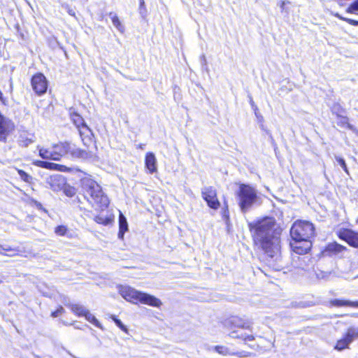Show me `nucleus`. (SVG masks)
I'll return each mask as SVG.
<instances>
[{
	"label": "nucleus",
	"instance_id": "nucleus-27",
	"mask_svg": "<svg viewBox=\"0 0 358 358\" xmlns=\"http://www.w3.org/2000/svg\"><path fill=\"white\" fill-rule=\"evenodd\" d=\"M85 319L93 324L94 326H96L98 328H101V324L99 322V320L93 315L89 310L87 311L85 315H84Z\"/></svg>",
	"mask_w": 358,
	"mask_h": 358
},
{
	"label": "nucleus",
	"instance_id": "nucleus-26",
	"mask_svg": "<svg viewBox=\"0 0 358 358\" xmlns=\"http://www.w3.org/2000/svg\"><path fill=\"white\" fill-rule=\"evenodd\" d=\"M214 350L219 353L220 355L227 356V355H232L233 351H231L229 348L222 345H216L214 348Z\"/></svg>",
	"mask_w": 358,
	"mask_h": 358
},
{
	"label": "nucleus",
	"instance_id": "nucleus-1",
	"mask_svg": "<svg viewBox=\"0 0 358 358\" xmlns=\"http://www.w3.org/2000/svg\"><path fill=\"white\" fill-rule=\"evenodd\" d=\"M255 245L271 259L278 258L280 252V231L273 217H265L248 224Z\"/></svg>",
	"mask_w": 358,
	"mask_h": 358
},
{
	"label": "nucleus",
	"instance_id": "nucleus-34",
	"mask_svg": "<svg viewBox=\"0 0 358 358\" xmlns=\"http://www.w3.org/2000/svg\"><path fill=\"white\" fill-rule=\"evenodd\" d=\"M232 355L236 356L239 358H245V357H250L254 355L252 352H248V351H238V352H233Z\"/></svg>",
	"mask_w": 358,
	"mask_h": 358
},
{
	"label": "nucleus",
	"instance_id": "nucleus-42",
	"mask_svg": "<svg viewBox=\"0 0 358 358\" xmlns=\"http://www.w3.org/2000/svg\"><path fill=\"white\" fill-rule=\"evenodd\" d=\"M64 312V309L62 306H59L55 311L51 313L52 317H57Z\"/></svg>",
	"mask_w": 358,
	"mask_h": 358
},
{
	"label": "nucleus",
	"instance_id": "nucleus-18",
	"mask_svg": "<svg viewBox=\"0 0 358 358\" xmlns=\"http://www.w3.org/2000/svg\"><path fill=\"white\" fill-rule=\"evenodd\" d=\"M145 164L150 173H153L157 171V159L154 153L148 152L146 154Z\"/></svg>",
	"mask_w": 358,
	"mask_h": 358
},
{
	"label": "nucleus",
	"instance_id": "nucleus-12",
	"mask_svg": "<svg viewBox=\"0 0 358 358\" xmlns=\"http://www.w3.org/2000/svg\"><path fill=\"white\" fill-rule=\"evenodd\" d=\"M14 129L13 122L5 117L0 118V141L6 142L9 134Z\"/></svg>",
	"mask_w": 358,
	"mask_h": 358
},
{
	"label": "nucleus",
	"instance_id": "nucleus-2",
	"mask_svg": "<svg viewBox=\"0 0 358 358\" xmlns=\"http://www.w3.org/2000/svg\"><path fill=\"white\" fill-rule=\"evenodd\" d=\"M82 190L85 198L97 210H103L109 204V200L102 191L101 186L89 177L80 180Z\"/></svg>",
	"mask_w": 358,
	"mask_h": 358
},
{
	"label": "nucleus",
	"instance_id": "nucleus-19",
	"mask_svg": "<svg viewBox=\"0 0 358 358\" xmlns=\"http://www.w3.org/2000/svg\"><path fill=\"white\" fill-rule=\"evenodd\" d=\"M2 252H4V254H2L3 255L13 257L20 255L24 252V250L20 247H11L8 245H3Z\"/></svg>",
	"mask_w": 358,
	"mask_h": 358
},
{
	"label": "nucleus",
	"instance_id": "nucleus-14",
	"mask_svg": "<svg viewBox=\"0 0 358 358\" xmlns=\"http://www.w3.org/2000/svg\"><path fill=\"white\" fill-rule=\"evenodd\" d=\"M346 248L345 247L334 242L328 244L325 249L322 251L323 256H333L336 255L341 252H342L343 250H345Z\"/></svg>",
	"mask_w": 358,
	"mask_h": 358
},
{
	"label": "nucleus",
	"instance_id": "nucleus-46",
	"mask_svg": "<svg viewBox=\"0 0 358 358\" xmlns=\"http://www.w3.org/2000/svg\"><path fill=\"white\" fill-rule=\"evenodd\" d=\"M343 21L347 22L348 23H349L351 25L358 26V21L357 20H355L350 19V18H343Z\"/></svg>",
	"mask_w": 358,
	"mask_h": 358
},
{
	"label": "nucleus",
	"instance_id": "nucleus-13",
	"mask_svg": "<svg viewBox=\"0 0 358 358\" xmlns=\"http://www.w3.org/2000/svg\"><path fill=\"white\" fill-rule=\"evenodd\" d=\"M340 237L348 242L350 245L358 248V232L351 229H345L341 231Z\"/></svg>",
	"mask_w": 358,
	"mask_h": 358
},
{
	"label": "nucleus",
	"instance_id": "nucleus-22",
	"mask_svg": "<svg viewBox=\"0 0 358 358\" xmlns=\"http://www.w3.org/2000/svg\"><path fill=\"white\" fill-rule=\"evenodd\" d=\"M53 151V156L55 157V161H59L61 157L65 155V142L55 144L51 147Z\"/></svg>",
	"mask_w": 358,
	"mask_h": 358
},
{
	"label": "nucleus",
	"instance_id": "nucleus-44",
	"mask_svg": "<svg viewBox=\"0 0 358 358\" xmlns=\"http://www.w3.org/2000/svg\"><path fill=\"white\" fill-rule=\"evenodd\" d=\"M248 98H249V102H250V104L252 108L255 110L256 115H257V110H258L257 106L255 103L251 95L249 94Z\"/></svg>",
	"mask_w": 358,
	"mask_h": 358
},
{
	"label": "nucleus",
	"instance_id": "nucleus-38",
	"mask_svg": "<svg viewBox=\"0 0 358 358\" xmlns=\"http://www.w3.org/2000/svg\"><path fill=\"white\" fill-rule=\"evenodd\" d=\"M18 174L20 176V178L24 182H29L32 179L31 176L22 170H18Z\"/></svg>",
	"mask_w": 358,
	"mask_h": 358
},
{
	"label": "nucleus",
	"instance_id": "nucleus-11",
	"mask_svg": "<svg viewBox=\"0 0 358 358\" xmlns=\"http://www.w3.org/2000/svg\"><path fill=\"white\" fill-rule=\"evenodd\" d=\"M358 336V329L355 328L348 329L347 333L343 338L338 341L335 348L338 350H342L348 348L349 344L352 343L353 339Z\"/></svg>",
	"mask_w": 358,
	"mask_h": 358
},
{
	"label": "nucleus",
	"instance_id": "nucleus-10",
	"mask_svg": "<svg viewBox=\"0 0 358 358\" xmlns=\"http://www.w3.org/2000/svg\"><path fill=\"white\" fill-rule=\"evenodd\" d=\"M290 247L295 253L304 255L310 251L312 247V242L311 241L292 239Z\"/></svg>",
	"mask_w": 358,
	"mask_h": 358
},
{
	"label": "nucleus",
	"instance_id": "nucleus-52",
	"mask_svg": "<svg viewBox=\"0 0 358 358\" xmlns=\"http://www.w3.org/2000/svg\"><path fill=\"white\" fill-rule=\"evenodd\" d=\"M3 282V277L0 276V284L2 283Z\"/></svg>",
	"mask_w": 358,
	"mask_h": 358
},
{
	"label": "nucleus",
	"instance_id": "nucleus-15",
	"mask_svg": "<svg viewBox=\"0 0 358 358\" xmlns=\"http://www.w3.org/2000/svg\"><path fill=\"white\" fill-rule=\"evenodd\" d=\"M35 141L36 136L34 134H27L26 132H22L19 136L17 143L20 147L27 148L30 144L34 143Z\"/></svg>",
	"mask_w": 358,
	"mask_h": 358
},
{
	"label": "nucleus",
	"instance_id": "nucleus-49",
	"mask_svg": "<svg viewBox=\"0 0 358 358\" xmlns=\"http://www.w3.org/2000/svg\"><path fill=\"white\" fill-rule=\"evenodd\" d=\"M144 6V1L143 0H140V13L142 14V11H141V9H142V7Z\"/></svg>",
	"mask_w": 358,
	"mask_h": 358
},
{
	"label": "nucleus",
	"instance_id": "nucleus-4",
	"mask_svg": "<svg viewBox=\"0 0 358 358\" xmlns=\"http://www.w3.org/2000/svg\"><path fill=\"white\" fill-rule=\"evenodd\" d=\"M237 199L243 213H246L252 207L262 203L261 197L258 196L257 189L245 184L240 185L237 192Z\"/></svg>",
	"mask_w": 358,
	"mask_h": 358
},
{
	"label": "nucleus",
	"instance_id": "nucleus-8",
	"mask_svg": "<svg viewBox=\"0 0 358 358\" xmlns=\"http://www.w3.org/2000/svg\"><path fill=\"white\" fill-rule=\"evenodd\" d=\"M31 83L34 91L37 95L41 96L46 92L48 80L43 73H38L33 76Z\"/></svg>",
	"mask_w": 358,
	"mask_h": 358
},
{
	"label": "nucleus",
	"instance_id": "nucleus-37",
	"mask_svg": "<svg viewBox=\"0 0 358 358\" xmlns=\"http://www.w3.org/2000/svg\"><path fill=\"white\" fill-rule=\"evenodd\" d=\"M331 273V272L317 271L315 272V275L317 279L327 280Z\"/></svg>",
	"mask_w": 358,
	"mask_h": 358
},
{
	"label": "nucleus",
	"instance_id": "nucleus-36",
	"mask_svg": "<svg viewBox=\"0 0 358 358\" xmlns=\"http://www.w3.org/2000/svg\"><path fill=\"white\" fill-rule=\"evenodd\" d=\"M348 13H358V0L355 1L353 3L350 4V6L348 8L347 10Z\"/></svg>",
	"mask_w": 358,
	"mask_h": 358
},
{
	"label": "nucleus",
	"instance_id": "nucleus-41",
	"mask_svg": "<svg viewBox=\"0 0 358 358\" xmlns=\"http://www.w3.org/2000/svg\"><path fill=\"white\" fill-rule=\"evenodd\" d=\"M94 220L97 222V223H99V224H103L104 225H106L108 224L109 222V220L106 218V217H103L102 216H96L95 218H94Z\"/></svg>",
	"mask_w": 358,
	"mask_h": 358
},
{
	"label": "nucleus",
	"instance_id": "nucleus-39",
	"mask_svg": "<svg viewBox=\"0 0 358 358\" xmlns=\"http://www.w3.org/2000/svg\"><path fill=\"white\" fill-rule=\"evenodd\" d=\"M335 159H336V162L338 163V164L342 167V169L347 173H348V167H347V165H346V163H345V160L343 158H341V157H340L338 156H336Z\"/></svg>",
	"mask_w": 358,
	"mask_h": 358
},
{
	"label": "nucleus",
	"instance_id": "nucleus-48",
	"mask_svg": "<svg viewBox=\"0 0 358 358\" xmlns=\"http://www.w3.org/2000/svg\"><path fill=\"white\" fill-rule=\"evenodd\" d=\"M201 63L203 68L207 69V61H206V57L204 55H202L201 57Z\"/></svg>",
	"mask_w": 358,
	"mask_h": 358
},
{
	"label": "nucleus",
	"instance_id": "nucleus-43",
	"mask_svg": "<svg viewBox=\"0 0 358 358\" xmlns=\"http://www.w3.org/2000/svg\"><path fill=\"white\" fill-rule=\"evenodd\" d=\"M289 3V1H287V2H286V1H280V2L278 3V5H279V6H280V9H281V12H282V13H284V12H285V13H286L287 14H288V13H289V10H288L287 8H286V6H285L286 3Z\"/></svg>",
	"mask_w": 358,
	"mask_h": 358
},
{
	"label": "nucleus",
	"instance_id": "nucleus-9",
	"mask_svg": "<svg viewBox=\"0 0 358 358\" xmlns=\"http://www.w3.org/2000/svg\"><path fill=\"white\" fill-rule=\"evenodd\" d=\"M201 194L210 208L216 210L220 207V204L217 198L216 190L214 188L206 187L203 188Z\"/></svg>",
	"mask_w": 358,
	"mask_h": 358
},
{
	"label": "nucleus",
	"instance_id": "nucleus-31",
	"mask_svg": "<svg viewBox=\"0 0 358 358\" xmlns=\"http://www.w3.org/2000/svg\"><path fill=\"white\" fill-rule=\"evenodd\" d=\"M338 118L339 120L338 124L346 127L350 130H354V127L348 122V119L346 116L342 115Z\"/></svg>",
	"mask_w": 358,
	"mask_h": 358
},
{
	"label": "nucleus",
	"instance_id": "nucleus-30",
	"mask_svg": "<svg viewBox=\"0 0 358 358\" xmlns=\"http://www.w3.org/2000/svg\"><path fill=\"white\" fill-rule=\"evenodd\" d=\"M45 169L49 170L64 171L67 168L64 165L46 162Z\"/></svg>",
	"mask_w": 358,
	"mask_h": 358
},
{
	"label": "nucleus",
	"instance_id": "nucleus-28",
	"mask_svg": "<svg viewBox=\"0 0 358 358\" xmlns=\"http://www.w3.org/2000/svg\"><path fill=\"white\" fill-rule=\"evenodd\" d=\"M78 147L75 144L65 142V154L73 157Z\"/></svg>",
	"mask_w": 358,
	"mask_h": 358
},
{
	"label": "nucleus",
	"instance_id": "nucleus-24",
	"mask_svg": "<svg viewBox=\"0 0 358 358\" xmlns=\"http://www.w3.org/2000/svg\"><path fill=\"white\" fill-rule=\"evenodd\" d=\"M108 15L112 20L113 24L117 28V29L119 31L122 33L124 31V27L122 24L117 14L113 12H110L109 13Z\"/></svg>",
	"mask_w": 358,
	"mask_h": 358
},
{
	"label": "nucleus",
	"instance_id": "nucleus-45",
	"mask_svg": "<svg viewBox=\"0 0 358 358\" xmlns=\"http://www.w3.org/2000/svg\"><path fill=\"white\" fill-rule=\"evenodd\" d=\"M33 164L36 166L45 169V164H46L45 161L36 160V161L34 162Z\"/></svg>",
	"mask_w": 358,
	"mask_h": 358
},
{
	"label": "nucleus",
	"instance_id": "nucleus-3",
	"mask_svg": "<svg viewBox=\"0 0 358 358\" xmlns=\"http://www.w3.org/2000/svg\"><path fill=\"white\" fill-rule=\"evenodd\" d=\"M120 294L127 301L137 303L140 302L150 306L159 308L162 304V301L155 296L149 294L138 291L129 286H120Z\"/></svg>",
	"mask_w": 358,
	"mask_h": 358
},
{
	"label": "nucleus",
	"instance_id": "nucleus-35",
	"mask_svg": "<svg viewBox=\"0 0 358 358\" xmlns=\"http://www.w3.org/2000/svg\"><path fill=\"white\" fill-rule=\"evenodd\" d=\"M111 318L113 319V320L114 321V322L115 323V324L121 329L123 331L127 333L128 331V329L127 328V327L121 322L120 320L117 319L115 315H112L111 316Z\"/></svg>",
	"mask_w": 358,
	"mask_h": 358
},
{
	"label": "nucleus",
	"instance_id": "nucleus-47",
	"mask_svg": "<svg viewBox=\"0 0 358 358\" xmlns=\"http://www.w3.org/2000/svg\"><path fill=\"white\" fill-rule=\"evenodd\" d=\"M64 192L68 196H72L75 194L74 189L71 187L65 189Z\"/></svg>",
	"mask_w": 358,
	"mask_h": 358
},
{
	"label": "nucleus",
	"instance_id": "nucleus-33",
	"mask_svg": "<svg viewBox=\"0 0 358 358\" xmlns=\"http://www.w3.org/2000/svg\"><path fill=\"white\" fill-rule=\"evenodd\" d=\"M331 111L339 117L343 115L342 114L344 113V109L339 104L335 103L331 108Z\"/></svg>",
	"mask_w": 358,
	"mask_h": 358
},
{
	"label": "nucleus",
	"instance_id": "nucleus-51",
	"mask_svg": "<svg viewBox=\"0 0 358 358\" xmlns=\"http://www.w3.org/2000/svg\"><path fill=\"white\" fill-rule=\"evenodd\" d=\"M336 16L337 17H338L339 19H341V20H343V18H344V17H342V16H341L339 14H336Z\"/></svg>",
	"mask_w": 358,
	"mask_h": 358
},
{
	"label": "nucleus",
	"instance_id": "nucleus-23",
	"mask_svg": "<svg viewBox=\"0 0 358 358\" xmlns=\"http://www.w3.org/2000/svg\"><path fill=\"white\" fill-rule=\"evenodd\" d=\"M37 149L38 150L39 156L43 159H50L55 160V157L53 156V151L52 148H44L39 145L37 146Z\"/></svg>",
	"mask_w": 358,
	"mask_h": 358
},
{
	"label": "nucleus",
	"instance_id": "nucleus-5",
	"mask_svg": "<svg viewBox=\"0 0 358 358\" xmlns=\"http://www.w3.org/2000/svg\"><path fill=\"white\" fill-rule=\"evenodd\" d=\"M315 227L307 221H299L293 224L290 229L292 239L310 241L314 236Z\"/></svg>",
	"mask_w": 358,
	"mask_h": 358
},
{
	"label": "nucleus",
	"instance_id": "nucleus-53",
	"mask_svg": "<svg viewBox=\"0 0 358 358\" xmlns=\"http://www.w3.org/2000/svg\"><path fill=\"white\" fill-rule=\"evenodd\" d=\"M144 146H145V145L141 144V145H139V148H140L141 149H143V148H144Z\"/></svg>",
	"mask_w": 358,
	"mask_h": 358
},
{
	"label": "nucleus",
	"instance_id": "nucleus-25",
	"mask_svg": "<svg viewBox=\"0 0 358 358\" xmlns=\"http://www.w3.org/2000/svg\"><path fill=\"white\" fill-rule=\"evenodd\" d=\"M332 306H351L354 307H358V301L355 302H350L349 301H342L339 299H334L331 301Z\"/></svg>",
	"mask_w": 358,
	"mask_h": 358
},
{
	"label": "nucleus",
	"instance_id": "nucleus-17",
	"mask_svg": "<svg viewBox=\"0 0 358 358\" xmlns=\"http://www.w3.org/2000/svg\"><path fill=\"white\" fill-rule=\"evenodd\" d=\"M62 302L66 306L70 308L73 313L78 316H84L88 310L84 306L81 304L67 303L66 299H64Z\"/></svg>",
	"mask_w": 358,
	"mask_h": 358
},
{
	"label": "nucleus",
	"instance_id": "nucleus-40",
	"mask_svg": "<svg viewBox=\"0 0 358 358\" xmlns=\"http://www.w3.org/2000/svg\"><path fill=\"white\" fill-rule=\"evenodd\" d=\"M63 9H64L70 15L75 17L76 13L67 3H63L62 5Z\"/></svg>",
	"mask_w": 358,
	"mask_h": 358
},
{
	"label": "nucleus",
	"instance_id": "nucleus-16",
	"mask_svg": "<svg viewBox=\"0 0 358 358\" xmlns=\"http://www.w3.org/2000/svg\"><path fill=\"white\" fill-rule=\"evenodd\" d=\"M73 158L87 161H95L97 159V156L91 151H87L78 148Z\"/></svg>",
	"mask_w": 358,
	"mask_h": 358
},
{
	"label": "nucleus",
	"instance_id": "nucleus-7",
	"mask_svg": "<svg viewBox=\"0 0 358 358\" xmlns=\"http://www.w3.org/2000/svg\"><path fill=\"white\" fill-rule=\"evenodd\" d=\"M71 119L73 124L76 126V127L79 130L80 138L83 142L85 145H87L89 143L92 141L93 133L92 130L87 127L85 120L76 112H73L71 113Z\"/></svg>",
	"mask_w": 358,
	"mask_h": 358
},
{
	"label": "nucleus",
	"instance_id": "nucleus-6",
	"mask_svg": "<svg viewBox=\"0 0 358 358\" xmlns=\"http://www.w3.org/2000/svg\"><path fill=\"white\" fill-rule=\"evenodd\" d=\"M227 324H230L232 326L237 327V329L231 331L229 335L233 338H240L244 341H252L255 340V337L252 334H246L243 333L242 329H248L250 325L247 323L243 322L238 317H231L226 322Z\"/></svg>",
	"mask_w": 358,
	"mask_h": 358
},
{
	"label": "nucleus",
	"instance_id": "nucleus-20",
	"mask_svg": "<svg viewBox=\"0 0 358 358\" xmlns=\"http://www.w3.org/2000/svg\"><path fill=\"white\" fill-rule=\"evenodd\" d=\"M49 184L52 190L58 191L61 189L64 185V179L62 176L57 175L50 178Z\"/></svg>",
	"mask_w": 358,
	"mask_h": 358
},
{
	"label": "nucleus",
	"instance_id": "nucleus-32",
	"mask_svg": "<svg viewBox=\"0 0 358 358\" xmlns=\"http://www.w3.org/2000/svg\"><path fill=\"white\" fill-rule=\"evenodd\" d=\"M55 232L58 236H66L68 237L71 236L69 234V231L66 227L64 225L57 226L55 229Z\"/></svg>",
	"mask_w": 358,
	"mask_h": 358
},
{
	"label": "nucleus",
	"instance_id": "nucleus-50",
	"mask_svg": "<svg viewBox=\"0 0 358 358\" xmlns=\"http://www.w3.org/2000/svg\"><path fill=\"white\" fill-rule=\"evenodd\" d=\"M2 250H3V245H0V254L1 255L4 254V252H2Z\"/></svg>",
	"mask_w": 358,
	"mask_h": 358
},
{
	"label": "nucleus",
	"instance_id": "nucleus-21",
	"mask_svg": "<svg viewBox=\"0 0 358 358\" xmlns=\"http://www.w3.org/2000/svg\"><path fill=\"white\" fill-rule=\"evenodd\" d=\"M128 231V223L127 218L123 215L122 213H120L119 216V232L118 238L121 240L124 238V235L126 231Z\"/></svg>",
	"mask_w": 358,
	"mask_h": 358
},
{
	"label": "nucleus",
	"instance_id": "nucleus-29",
	"mask_svg": "<svg viewBox=\"0 0 358 358\" xmlns=\"http://www.w3.org/2000/svg\"><path fill=\"white\" fill-rule=\"evenodd\" d=\"M78 147L75 144L65 142V154L73 157Z\"/></svg>",
	"mask_w": 358,
	"mask_h": 358
}]
</instances>
